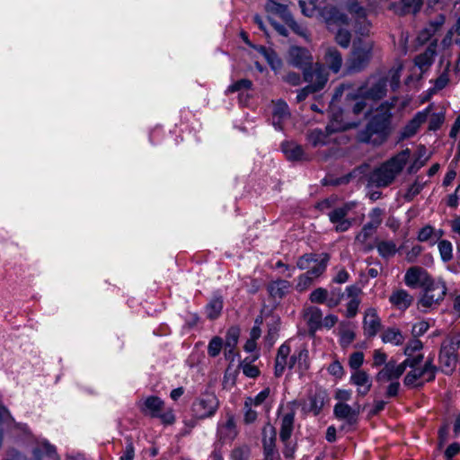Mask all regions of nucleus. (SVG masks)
<instances>
[{"label": "nucleus", "instance_id": "1", "mask_svg": "<svg viewBox=\"0 0 460 460\" xmlns=\"http://www.w3.org/2000/svg\"><path fill=\"white\" fill-rule=\"evenodd\" d=\"M345 91V82H341L332 95L329 104L328 123L324 129L315 128L306 134V139L313 147L324 146L332 144L323 153L324 160L339 158L344 155L345 150L341 146L345 143V111L343 108L336 106L334 102L341 97Z\"/></svg>", "mask_w": 460, "mask_h": 460}, {"label": "nucleus", "instance_id": "2", "mask_svg": "<svg viewBox=\"0 0 460 460\" xmlns=\"http://www.w3.org/2000/svg\"><path fill=\"white\" fill-rule=\"evenodd\" d=\"M404 283L411 288H421L417 306L423 313L438 307L447 293L446 282L442 279H434L420 266H412L406 270Z\"/></svg>", "mask_w": 460, "mask_h": 460}, {"label": "nucleus", "instance_id": "3", "mask_svg": "<svg viewBox=\"0 0 460 460\" xmlns=\"http://www.w3.org/2000/svg\"><path fill=\"white\" fill-rule=\"evenodd\" d=\"M392 108L393 105L387 102L381 103L369 116L365 128L358 131L357 141L375 147L384 145L394 130Z\"/></svg>", "mask_w": 460, "mask_h": 460}, {"label": "nucleus", "instance_id": "4", "mask_svg": "<svg viewBox=\"0 0 460 460\" xmlns=\"http://www.w3.org/2000/svg\"><path fill=\"white\" fill-rule=\"evenodd\" d=\"M288 63L302 71L305 82L314 81L316 63H314V57L307 48L297 45L290 46L288 50Z\"/></svg>", "mask_w": 460, "mask_h": 460}, {"label": "nucleus", "instance_id": "5", "mask_svg": "<svg viewBox=\"0 0 460 460\" xmlns=\"http://www.w3.org/2000/svg\"><path fill=\"white\" fill-rule=\"evenodd\" d=\"M373 43L358 38L353 40L349 57L347 58V74L363 71L372 58Z\"/></svg>", "mask_w": 460, "mask_h": 460}, {"label": "nucleus", "instance_id": "6", "mask_svg": "<svg viewBox=\"0 0 460 460\" xmlns=\"http://www.w3.org/2000/svg\"><path fill=\"white\" fill-rule=\"evenodd\" d=\"M264 9L268 16H278L295 34L302 37L306 41H310V33L306 26L295 20L287 4L279 3L276 0H267Z\"/></svg>", "mask_w": 460, "mask_h": 460}, {"label": "nucleus", "instance_id": "7", "mask_svg": "<svg viewBox=\"0 0 460 460\" xmlns=\"http://www.w3.org/2000/svg\"><path fill=\"white\" fill-rule=\"evenodd\" d=\"M318 14L329 31H337L336 42L345 49V13L341 12L335 5L327 4L319 9Z\"/></svg>", "mask_w": 460, "mask_h": 460}, {"label": "nucleus", "instance_id": "8", "mask_svg": "<svg viewBox=\"0 0 460 460\" xmlns=\"http://www.w3.org/2000/svg\"><path fill=\"white\" fill-rule=\"evenodd\" d=\"M219 405L216 394L206 390L193 400L190 405L191 417L196 420L210 419L216 415Z\"/></svg>", "mask_w": 460, "mask_h": 460}, {"label": "nucleus", "instance_id": "9", "mask_svg": "<svg viewBox=\"0 0 460 460\" xmlns=\"http://www.w3.org/2000/svg\"><path fill=\"white\" fill-rule=\"evenodd\" d=\"M347 26L356 34L367 35L371 23L367 17V10L357 0H347Z\"/></svg>", "mask_w": 460, "mask_h": 460}, {"label": "nucleus", "instance_id": "10", "mask_svg": "<svg viewBox=\"0 0 460 460\" xmlns=\"http://www.w3.org/2000/svg\"><path fill=\"white\" fill-rule=\"evenodd\" d=\"M314 73L315 81L308 83L307 85L297 92L296 97V102H304L309 94L318 93L325 87L329 79V73L325 65L321 62H316V70Z\"/></svg>", "mask_w": 460, "mask_h": 460}, {"label": "nucleus", "instance_id": "11", "mask_svg": "<svg viewBox=\"0 0 460 460\" xmlns=\"http://www.w3.org/2000/svg\"><path fill=\"white\" fill-rule=\"evenodd\" d=\"M330 402V397L325 389L317 387L314 392L308 394L307 402L302 403V411L305 414H313L318 416L322 412L324 405Z\"/></svg>", "mask_w": 460, "mask_h": 460}, {"label": "nucleus", "instance_id": "12", "mask_svg": "<svg viewBox=\"0 0 460 460\" xmlns=\"http://www.w3.org/2000/svg\"><path fill=\"white\" fill-rule=\"evenodd\" d=\"M292 283L280 278L268 282L266 290L269 295V299L272 301L273 308L280 305L283 298L290 293Z\"/></svg>", "mask_w": 460, "mask_h": 460}, {"label": "nucleus", "instance_id": "13", "mask_svg": "<svg viewBox=\"0 0 460 460\" xmlns=\"http://www.w3.org/2000/svg\"><path fill=\"white\" fill-rule=\"evenodd\" d=\"M330 258V254L327 252H307L297 258L296 267L307 271L312 267L323 265V272H325Z\"/></svg>", "mask_w": 460, "mask_h": 460}, {"label": "nucleus", "instance_id": "14", "mask_svg": "<svg viewBox=\"0 0 460 460\" xmlns=\"http://www.w3.org/2000/svg\"><path fill=\"white\" fill-rule=\"evenodd\" d=\"M429 111L430 106L423 111H418L402 128L399 139L403 140L413 137L418 132L420 127L427 120Z\"/></svg>", "mask_w": 460, "mask_h": 460}, {"label": "nucleus", "instance_id": "15", "mask_svg": "<svg viewBox=\"0 0 460 460\" xmlns=\"http://www.w3.org/2000/svg\"><path fill=\"white\" fill-rule=\"evenodd\" d=\"M387 80L386 78H379L371 87H367L366 84L360 85L358 88V92L362 94L365 98L373 101L381 100L385 96L387 91Z\"/></svg>", "mask_w": 460, "mask_h": 460}, {"label": "nucleus", "instance_id": "16", "mask_svg": "<svg viewBox=\"0 0 460 460\" xmlns=\"http://www.w3.org/2000/svg\"><path fill=\"white\" fill-rule=\"evenodd\" d=\"M323 273V265L319 267H312V269L303 274H300L296 278L295 289L298 293L306 291L311 286L314 285L315 279L321 277Z\"/></svg>", "mask_w": 460, "mask_h": 460}, {"label": "nucleus", "instance_id": "17", "mask_svg": "<svg viewBox=\"0 0 460 460\" xmlns=\"http://www.w3.org/2000/svg\"><path fill=\"white\" fill-rule=\"evenodd\" d=\"M164 408V402L157 395L147 396L139 405V410L144 416L155 419Z\"/></svg>", "mask_w": 460, "mask_h": 460}, {"label": "nucleus", "instance_id": "18", "mask_svg": "<svg viewBox=\"0 0 460 460\" xmlns=\"http://www.w3.org/2000/svg\"><path fill=\"white\" fill-rule=\"evenodd\" d=\"M280 148L288 161L303 162L309 160L303 146L293 141H283L281 143Z\"/></svg>", "mask_w": 460, "mask_h": 460}, {"label": "nucleus", "instance_id": "19", "mask_svg": "<svg viewBox=\"0 0 460 460\" xmlns=\"http://www.w3.org/2000/svg\"><path fill=\"white\" fill-rule=\"evenodd\" d=\"M277 441V430L274 427H270V435L267 437L265 430L262 432V450H263V460H275L279 459V454L276 447Z\"/></svg>", "mask_w": 460, "mask_h": 460}, {"label": "nucleus", "instance_id": "20", "mask_svg": "<svg viewBox=\"0 0 460 460\" xmlns=\"http://www.w3.org/2000/svg\"><path fill=\"white\" fill-rule=\"evenodd\" d=\"M363 328L365 335L371 338L377 334L381 328V319L375 308H368L363 319Z\"/></svg>", "mask_w": 460, "mask_h": 460}, {"label": "nucleus", "instance_id": "21", "mask_svg": "<svg viewBox=\"0 0 460 460\" xmlns=\"http://www.w3.org/2000/svg\"><path fill=\"white\" fill-rule=\"evenodd\" d=\"M395 177L392 170L383 164L370 174L369 181L378 188L387 187L394 181Z\"/></svg>", "mask_w": 460, "mask_h": 460}, {"label": "nucleus", "instance_id": "22", "mask_svg": "<svg viewBox=\"0 0 460 460\" xmlns=\"http://www.w3.org/2000/svg\"><path fill=\"white\" fill-rule=\"evenodd\" d=\"M438 361L441 365V371L446 375H451L456 367L457 353L447 349L446 345H441Z\"/></svg>", "mask_w": 460, "mask_h": 460}, {"label": "nucleus", "instance_id": "23", "mask_svg": "<svg viewBox=\"0 0 460 460\" xmlns=\"http://www.w3.org/2000/svg\"><path fill=\"white\" fill-rule=\"evenodd\" d=\"M367 98H365L358 91L356 94H347V102L351 101L354 103L351 106L352 113L356 116L363 114V119H367L372 112V108H367Z\"/></svg>", "mask_w": 460, "mask_h": 460}, {"label": "nucleus", "instance_id": "24", "mask_svg": "<svg viewBox=\"0 0 460 460\" xmlns=\"http://www.w3.org/2000/svg\"><path fill=\"white\" fill-rule=\"evenodd\" d=\"M423 4V0H400L398 6L392 3L390 9L394 10L397 14L403 16L408 13H418Z\"/></svg>", "mask_w": 460, "mask_h": 460}, {"label": "nucleus", "instance_id": "25", "mask_svg": "<svg viewBox=\"0 0 460 460\" xmlns=\"http://www.w3.org/2000/svg\"><path fill=\"white\" fill-rule=\"evenodd\" d=\"M296 412L294 410L285 413L280 419L279 439L286 442L291 438L295 427Z\"/></svg>", "mask_w": 460, "mask_h": 460}, {"label": "nucleus", "instance_id": "26", "mask_svg": "<svg viewBox=\"0 0 460 460\" xmlns=\"http://www.w3.org/2000/svg\"><path fill=\"white\" fill-rule=\"evenodd\" d=\"M413 300L414 297L404 289H397L389 296V302L401 311L408 309L411 305Z\"/></svg>", "mask_w": 460, "mask_h": 460}, {"label": "nucleus", "instance_id": "27", "mask_svg": "<svg viewBox=\"0 0 460 460\" xmlns=\"http://www.w3.org/2000/svg\"><path fill=\"white\" fill-rule=\"evenodd\" d=\"M350 382L358 386V393L366 395L371 389L372 382L369 375L364 370H356L350 376Z\"/></svg>", "mask_w": 460, "mask_h": 460}, {"label": "nucleus", "instance_id": "28", "mask_svg": "<svg viewBox=\"0 0 460 460\" xmlns=\"http://www.w3.org/2000/svg\"><path fill=\"white\" fill-rule=\"evenodd\" d=\"M323 60L330 70L338 73L342 65V57L341 52L334 47L327 48Z\"/></svg>", "mask_w": 460, "mask_h": 460}, {"label": "nucleus", "instance_id": "29", "mask_svg": "<svg viewBox=\"0 0 460 460\" xmlns=\"http://www.w3.org/2000/svg\"><path fill=\"white\" fill-rule=\"evenodd\" d=\"M224 307L223 297L220 295L214 296L205 306V312L208 320L217 319Z\"/></svg>", "mask_w": 460, "mask_h": 460}, {"label": "nucleus", "instance_id": "30", "mask_svg": "<svg viewBox=\"0 0 460 460\" xmlns=\"http://www.w3.org/2000/svg\"><path fill=\"white\" fill-rule=\"evenodd\" d=\"M409 155L410 150L406 149L398 154L396 156L391 158L386 164H385V165L389 167L390 170H392V172H394L396 176L402 171L407 163Z\"/></svg>", "mask_w": 460, "mask_h": 460}, {"label": "nucleus", "instance_id": "31", "mask_svg": "<svg viewBox=\"0 0 460 460\" xmlns=\"http://www.w3.org/2000/svg\"><path fill=\"white\" fill-rule=\"evenodd\" d=\"M307 324L311 330H318L323 327V313L317 306H310L305 314Z\"/></svg>", "mask_w": 460, "mask_h": 460}, {"label": "nucleus", "instance_id": "32", "mask_svg": "<svg viewBox=\"0 0 460 460\" xmlns=\"http://www.w3.org/2000/svg\"><path fill=\"white\" fill-rule=\"evenodd\" d=\"M394 371V360H389L384 367L376 375L375 379L379 384L382 385L388 381H395Z\"/></svg>", "mask_w": 460, "mask_h": 460}, {"label": "nucleus", "instance_id": "33", "mask_svg": "<svg viewBox=\"0 0 460 460\" xmlns=\"http://www.w3.org/2000/svg\"><path fill=\"white\" fill-rule=\"evenodd\" d=\"M381 339L385 343H392L396 346L402 345L404 341L402 332L397 328H387L382 333Z\"/></svg>", "mask_w": 460, "mask_h": 460}, {"label": "nucleus", "instance_id": "34", "mask_svg": "<svg viewBox=\"0 0 460 460\" xmlns=\"http://www.w3.org/2000/svg\"><path fill=\"white\" fill-rule=\"evenodd\" d=\"M379 255L384 259H389L393 257L397 251L402 249V245L399 249L396 248V244L394 241H380L376 245Z\"/></svg>", "mask_w": 460, "mask_h": 460}, {"label": "nucleus", "instance_id": "35", "mask_svg": "<svg viewBox=\"0 0 460 460\" xmlns=\"http://www.w3.org/2000/svg\"><path fill=\"white\" fill-rule=\"evenodd\" d=\"M435 54L436 52L434 49H432L431 48H428L424 52L415 57V66H417L421 70L429 68L434 61Z\"/></svg>", "mask_w": 460, "mask_h": 460}, {"label": "nucleus", "instance_id": "36", "mask_svg": "<svg viewBox=\"0 0 460 460\" xmlns=\"http://www.w3.org/2000/svg\"><path fill=\"white\" fill-rule=\"evenodd\" d=\"M273 103V119H288L291 116L289 107L285 100L278 99Z\"/></svg>", "mask_w": 460, "mask_h": 460}, {"label": "nucleus", "instance_id": "37", "mask_svg": "<svg viewBox=\"0 0 460 460\" xmlns=\"http://www.w3.org/2000/svg\"><path fill=\"white\" fill-rule=\"evenodd\" d=\"M446 17L444 14H439L438 17L431 21L429 24L428 28H425L421 31L420 36L424 38V40H429L435 32H437L441 26L444 24Z\"/></svg>", "mask_w": 460, "mask_h": 460}, {"label": "nucleus", "instance_id": "38", "mask_svg": "<svg viewBox=\"0 0 460 460\" xmlns=\"http://www.w3.org/2000/svg\"><path fill=\"white\" fill-rule=\"evenodd\" d=\"M328 216L332 223L339 224L337 230L345 231V205L333 209Z\"/></svg>", "mask_w": 460, "mask_h": 460}, {"label": "nucleus", "instance_id": "39", "mask_svg": "<svg viewBox=\"0 0 460 460\" xmlns=\"http://www.w3.org/2000/svg\"><path fill=\"white\" fill-rule=\"evenodd\" d=\"M240 337V328L238 326H231L226 333L225 347L235 349Z\"/></svg>", "mask_w": 460, "mask_h": 460}, {"label": "nucleus", "instance_id": "40", "mask_svg": "<svg viewBox=\"0 0 460 460\" xmlns=\"http://www.w3.org/2000/svg\"><path fill=\"white\" fill-rule=\"evenodd\" d=\"M438 248L441 260L444 262H448L453 259V246L448 240H440L438 243Z\"/></svg>", "mask_w": 460, "mask_h": 460}, {"label": "nucleus", "instance_id": "41", "mask_svg": "<svg viewBox=\"0 0 460 460\" xmlns=\"http://www.w3.org/2000/svg\"><path fill=\"white\" fill-rule=\"evenodd\" d=\"M339 402L334 406V415L339 420H345V390L339 389L336 393Z\"/></svg>", "mask_w": 460, "mask_h": 460}, {"label": "nucleus", "instance_id": "42", "mask_svg": "<svg viewBox=\"0 0 460 460\" xmlns=\"http://www.w3.org/2000/svg\"><path fill=\"white\" fill-rule=\"evenodd\" d=\"M280 329V319L278 318L276 321H274L272 323H268V331L267 334L265 336V341L270 345H273L278 337H279V332Z\"/></svg>", "mask_w": 460, "mask_h": 460}, {"label": "nucleus", "instance_id": "43", "mask_svg": "<svg viewBox=\"0 0 460 460\" xmlns=\"http://www.w3.org/2000/svg\"><path fill=\"white\" fill-rule=\"evenodd\" d=\"M298 358V369L300 371V375H303L310 368V360H309V351L306 348H302L298 349L297 352Z\"/></svg>", "mask_w": 460, "mask_h": 460}, {"label": "nucleus", "instance_id": "44", "mask_svg": "<svg viewBox=\"0 0 460 460\" xmlns=\"http://www.w3.org/2000/svg\"><path fill=\"white\" fill-rule=\"evenodd\" d=\"M224 341L219 336H214L208 342V354L210 358L217 357L223 348Z\"/></svg>", "mask_w": 460, "mask_h": 460}, {"label": "nucleus", "instance_id": "45", "mask_svg": "<svg viewBox=\"0 0 460 460\" xmlns=\"http://www.w3.org/2000/svg\"><path fill=\"white\" fill-rule=\"evenodd\" d=\"M268 65L274 72L279 71L282 66V59L279 57L278 53L274 49H271L270 51L264 57Z\"/></svg>", "mask_w": 460, "mask_h": 460}, {"label": "nucleus", "instance_id": "46", "mask_svg": "<svg viewBox=\"0 0 460 460\" xmlns=\"http://www.w3.org/2000/svg\"><path fill=\"white\" fill-rule=\"evenodd\" d=\"M329 291L324 288H317L309 295V300L313 304H324L328 298Z\"/></svg>", "mask_w": 460, "mask_h": 460}, {"label": "nucleus", "instance_id": "47", "mask_svg": "<svg viewBox=\"0 0 460 460\" xmlns=\"http://www.w3.org/2000/svg\"><path fill=\"white\" fill-rule=\"evenodd\" d=\"M283 444L282 454L286 460H294L295 454L297 449V442L293 441L291 438L287 440L286 442H281Z\"/></svg>", "mask_w": 460, "mask_h": 460}, {"label": "nucleus", "instance_id": "48", "mask_svg": "<svg viewBox=\"0 0 460 460\" xmlns=\"http://www.w3.org/2000/svg\"><path fill=\"white\" fill-rule=\"evenodd\" d=\"M425 184L426 182L420 183L419 182L418 179L415 180V181L407 189V191L404 194L403 199L406 201H411L418 194L420 193Z\"/></svg>", "mask_w": 460, "mask_h": 460}, {"label": "nucleus", "instance_id": "49", "mask_svg": "<svg viewBox=\"0 0 460 460\" xmlns=\"http://www.w3.org/2000/svg\"><path fill=\"white\" fill-rule=\"evenodd\" d=\"M441 345H446L447 349L457 353V350L460 349V333L456 332L448 335Z\"/></svg>", "mask_w": 460, "mask_h": 460}, {"label": "nucleus", "instance_id": "50", "mask_svg": "<svg viewBox=\"0 0 460 460\" xmlns=\"http://www.w3.org/2000/svg\"><path fill=\"white\" fill-rule=\"evenodd\" d=\"M252 87V82L250 79L243 78L234 82L228 86L227 91L229 93H236L241 90H250Z\"/></svg>", "mask_w": 460, "mask_h": 460}, {"label": "nucleus", "instance_id": "51", "mask_svg": "<svg viewBox=\"0 0 460 460\" xmlns=\"http://www.w3.org/2000/svg\"><path fill=\"white\" fill-rule=\"evenodd\" d=\"M449 68H450V62H447V64L445 67V70L435 80V83H434L435 90H438V91L442 90L447 85V84L449 82V77H448Z\"/></svg>", "mask_w": 460, "mask_h": 460}, {"label": "nucleus", "instance_id": "52", "mask_svg": "<svg viewBox=\"0 0 460 460\" xmlns=\"http://www.w3.org/2000/svg\"><path fill=\"white\" fill-rule=\"evenodd\" d=\"M423 349V343L419 339H412L406 344L403 354L406 357H411L414 352L420 351Z\"/></svg>", "mask_w": 460, "mask_h": 460}, {"label": "nucleus", "instance_id": "53", "mask_svg": "<svg viewBox=\"0 0 460 460\" xmlns=\"http://www.w3.org/2000/svg\"><path fill=\"white\" fill-rule=\"evenodd\" d=\"M365 355L362 351H355L349 355V366L353 370H360L359 367L364 362Z\"/></svg>", "mask_w": 460, "mask_h": 460}, {"label": "nucleus", "instance_id": "54", "mask_svg": "<svg viewBox=\"0 0 460 460\" xmlns=\"http://www.w3.org/2000/svg\"><path fill=\"white\" fill-rule=\"evenodd\" d=\"M345 183V174L336 177L334 174L327 173L321 181L323 186H339Z\"/></svg>", "mask_w": 460, "mask_h": 460}, {"label": "nucleus", "instance_id": "55", "mask_svg": "<svg viewBox=\"0 0 460 460\" xmlns=\"http://www.w3.org/2000/svg\"><path fill=\"white\" fill-rule=\"evenodd\" d=\"M238 368H242L243 375L249 378H256L261 374L259 367L250 363L240 362Z\"/></svg>", "mask_w": 460, "mask_h": 460}, {"label": "nucleus", "instance_id": "56", "mask_svg": "<svg viewBox=\"0 0 460 460\" xmlns=\"http://www.w3.org/2000/svg\"><path fill=\"white\" fill-rule=\"evenodd\" d=\"M418 380L416 376V370H411L406 374L403 378V384L408 387L421 388L424 385V382L416 383Z\"/></svg>", "mask_w": 460, "mask_h": 460}, {"label": "nucleus", "instance_id": "57", "mask_svg": "<svg viewBox=\"0 0 460 460\" xmlns=\"http://www.w3.org/2000/svg\"><path fill=\"white\" fill-rule=\"evenodd\" d=\"M155 419H159L161 422L165 426L172 425L176 420V417L172 409H168L166 411H161L159 412V416H156Z\"/></svg>", "mask_w": 460, "mask_h": 460}, {"label": "nucleus", "instance_id": "58", "mask_svg": "<svg viewBox=\"0 0 460 460\" xmlns=\"http://www.w3.org/2000/svg\"><path fill=\"white\" fill-rule=\"evenodd\" d=\"M338 200V196L335 194L331 195L330 197L323 199L317 202L315 208L320 211H324L325 209H329L335 206Z\"/></svg>", "mask_w": 460, "mask_h": 460}, {"label": "nucleus", "instance_id": "59", "mask_svg": "<svg viewBox=\"0 0 460 460\" xmlns=\"http://www.w3.org/2000/svg\"><path fill=\"white\" fill-rule=\"evenodd\" d=\"M445 116L443 113H434L429 121V130L436 131L439 129L444 123Z\"/></svg>", "mask_w": 460, "mask_h": 460}, {"label": "nucleus", "instance_id": "60", "mask_svg": "<svg viewBox=\"0 0 460 460\" xmlns=\"http://www.w3.org/2000/svg\"><path fill=\"white\" fill-rule=\"evenodd\" d=\"M290 352V345L288 343V341H285L279 347L275 360L288 362Z\"/></svg>", "mask_w": 460, "mask_h": 460}, {"label": "nucleus", "instance_id": "61", "mask_svg": "<svg viewBox=\"0 0 460 460\" xmlns=\"http://www.w3.org/2000/svg\"><path fill=\"white\" fill-rule=\"evenodd\" d=\"M250 450L245 447H238L233 449L231 456L234 460H248Z\"/></svg>", "mask_w": 460, "mask_h": 460}, {"label": "nucleus", "instance_id": "62", "mask_svg": "<svg viewBox=\"0 0 460 460\" xmlns=\"http://www.w3.org/2000/svg\"><path fill=\"white\" fill-rule=\"evenodd\" d=\"M327 370L330 375L336 378H341L344 373L343 367L338 360L332 361L327 367Z\"/></svg>", "mask_w": 460, "mask_h": 460}, {"label": "nucleus", "instance_id": "63", "mask_svg": "<svg viewBox=\"0 0 460 460\" xmlns=\"http://www.w3.org/2000/svg\"><path fill=\"white\" fill-rule=\"evenodd\" d=\"M429 328V323L426 321H421L420 323H415L412 326L411 334L414 338L417 339L418 337L422 336L424 333H426Z\"/></svg>", "mask_w": 460, "mask_h": 460}, {"label": "nucleus", "instance_id": "64", "mask_svg": "<svg viewBox=\"0 0 460 460\" xmlns=\"http://www.w3.org/2000/svg\"><path fill=\"white\" fill-rule=\"evenodd\" d=\"M135 447L132 441L128 440L126 443L125 450L120 456L119 460H134Z\"/></svg>", "mask_w": 460, "mask_h": 460}]
</instances>
